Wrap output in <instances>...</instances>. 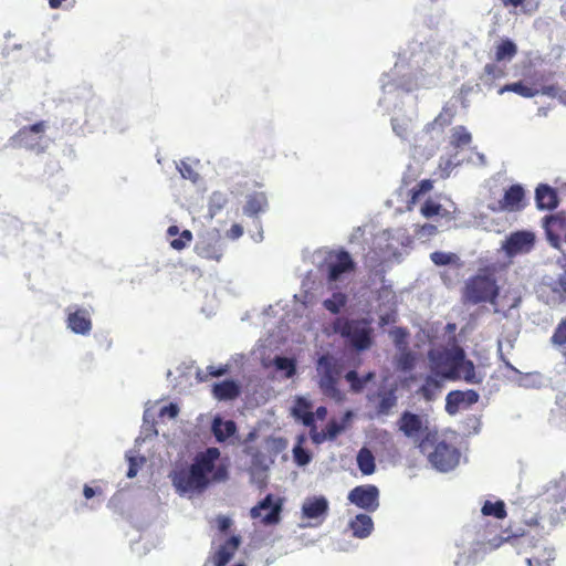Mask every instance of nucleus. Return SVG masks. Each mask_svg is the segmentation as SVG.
<instances>
[{
    "label": "nucleus",
    "mask_w": 566,
    "mask_h": 566,
    "mask_svg": "<svg viewBox=\"0 0 566 566\" xmlns=\"http://www.w3.org/2000/svg\"><path fill=\"white\" fill-rule=\"evenodd\" d=\"M348 243L354 254L368 255L369 241L365 237V228L356 227L348 238Z\"/></svg>",
    "instance_id": "nucleus-33"
},
{
    "label": "nucleus",
    "mask_w": 566,
    "mask_h": 566,
    "mask_svg": "<svg viewBox=\"0 0 566 566\" xmlns=\"http://www.w3.org/2000/svg\"><path fill=\"white\" fill-rule=\"evenodd\" d=\"M451 114H448L447 112H441L432 123L427 124L426 130L433 132L438 129L439 132H442L443 127L448 126L451 123Z\"/></svg>",
    "instance_id": "nucleus-50"
},
{
    "label": "nucleus",
    "mask_w": 566,
    "mask_h": 566,
    "mask_svg": "<svg viewBox=\"0 0 566 566\" xmlns=\"http://www.w3.org/2000/svg\"><path fill=\"white\" fill-rule=\"evenodd\" d=\"M432 188V182L429 179H423L419 184H417L410 190L411 201L416 202L421 196L427 193Z\"/></svg>",
    "instance_id": "nucleus-53"
},
{
    "label": "nucleus",
    "mask_w": 566,
    "mask_h": 566,
    "mask_svg": "<svg viewBox=\"0 0 566 566\" xmlns=\"http://www.w3.org/2000/svg\"><path fill=\"white\" fill-rule=\"evenodd\" d=\"M250 469L255 470L259 472H268L269 471V463L266 461V457L261 451L255 450L251 453V467Z\"/></svg>",
    "instance_id": "nucleus-49"
},
{
    "label": "nucleus",
    "mask_w": 566,
    "mask_h": 566,
    "mask_svg": "<svg viewBox=\"0 0 566 566\" xmlns=\"http://www.w3.org/2000/svg\"><path fill=\"white\" fill-rule=\"evenodd\" d=\"M287 446L289 441L283 437H269L265 440V448L273 455H277L286 450Z\"/></svg>",
    "instance_id": "nucleus-47"
},
{
    "label": "nucleus",
    "mask_w": 566,
    "mask_h": 566,
    "mask_svg": "<svg viewBox=\"0 0 566 566\" xmlns=\"http://www.w3.org/2000/svg\"><path fill=\"white\" fill-rule=\"evenodd\" d=\"M517 53V45L515 42L509 38L502 40L497 45L495 50V61L502 62L507 61L510 62Z\"/></svg>",
    "instance_id": "nucleus-37"
},
{
    "label": "nucleus",
    "mask_w": 566,
    "mask_h": 566,
    "mask_svg": "<svg viewBox=\"0 0 566 566\" xmlns=\"http://www.w3.org/2000/svg\"><path fill=\"white\" fill-rule=\"evenodd\" d=\"M556 557L555 548L548 546L545 541H538L532 547V554L526 558L528 566H551Z\"/></svg>",
    "instance_id": "nucleus-25"
},
{
    "label": "nucleus",
    "mask_w": 566,
    "mask_h": 566,
    "mask_svg": "<svg viewBox=\"0 0 566 566\" xmlns=\"http://www.w3.org/2000/svg\"><path fill=\"white\" fill-rule=\"evenodd\" d=\"M525 197L524 188L521 185H512L509 187L500 201L501 208L509 211H517L523 208Z\"/></svg>",
    "instance_id": "nucleus-30"
},
{
    "label": "nucleus",
    "mask_w": 566,
    "mask_h": 566,
    "mask_svg": "<svg viewBox=\"0 0 566 566\" xmlns=\"http://www.w3.org/2000/svg\"><path fill=\"white\" fill-rule=\"evenodd\" d=\"M504 70L495 63H488L484 66L480 80L483 85L491 87L495 80L504 77Z\"/></svg>",
    "instance_id": "nucleus-40"
},
{
    "label": "nucleus",
    "mask_w": 566,
    "mask_h": 566,
    "mask_svg": "<svg viewBox=\"0 0 566 566\" xmlns=\"http://www.w3.org/2000/svg\"><path fill=\"white\" fill-rule=\"evenodd\" d=\"M553 292L560 301H566V274L560 275L553 285Z\"/></svg>",
    "instance_id": "nucleus-60"
},
{
    "label": "nucleus",
    "mask_w": 566,
    "mask_h": 566,
    "mask_svg": "<svg viewBox=\"0 0 566 566\" xmlns=\"http://www.w3.org/2000/svg\"><path fill=\"white\" fill-rule=\"evenodd\" d=\"M228 203V196L222 191H213L209 197L208 211L210 218L218 214Z\"/></svg>",
    "instance_id": "nucleus-42"
},
{
    "label": "nucleus",
    "mask_w": 566,
    "mask_h": 566,
    "mask_svg": "<svg viewBox=\"0 0 566 566\" xmlns=\"http://www.w3.org/2000/svg\"><path fill=\"white\" fill-rule=\"evenodd\" d=\"M479 394L473 389L452 390L446 397V411L450 416L459 412L461 407H469L479 401Z\"/></svg>",
    "instance_id": "nucleus-23"
},
{
    "label": "nucleus",
    "mask_w": 566,
    "mask_h": 566,
    "mask_svg": "<svg viewBox=\"0 0 566 566\" xmlns=\"http://www.w3.org/2000/svg\"><path fill=\"white\" fill-rule=\"evenodd\" d=\"M324 430L327 434V439L332 441L345 430V424L335 419H332L328 421Z\"/></svg>",
    "instance_id": "nucleus-55"
},
{
    "label": "nucleus",
    "mask_w": 566,
    "mask_h": 566,
    "mask_svg": "<svg viewBox=\"0 0 566 566\" xmlns=\"http://www.w3.org/2000/svg\"><path fill=\"white\" fill-rule=\"evenodd\" d=\"M241 394V385L239 381L228 378L216 382L212 386V395L220 401H228L238 398Z\"/></svg>",
    "instance_id": "nucleus-27"
},
{
    "label": "nucleus",
    "mask_w": 566,
    "mask_h": 566,
    "mask_svg": "<svg viewBox=\"0 0 566 566\" xmlns=\"http://www.w3.org/2000/svg\"><path fill=\"white\" fill-rule=\"evenodd\" d=\"M210 431L219 443L234 444L238 439L237 423L231 419H224L217 413L211 419Z\"/></svg>",
    "instance_id": "nucleus-22"
},
{
    "label": "nucleus",
    "mask_w": 566,
    "mask_h": 566,
    "mask_svg": "<svg viewBox=\"0 0 566 566\" xmlns=\"http://www.w3.org/2000/svg\"><path fill=\"white\" fill-rule=\"evenodd\" d=\"M380 491L374 484H361L353 488L347 495L349 503L367 513H374L380 505Z\"/></svg>",
    "instance_id": "nucleus-17"
},
{
    "label": "nucleus",
    "mask_w": 566,
    "mask_h": 566,
    "mask_svg": "<svg viewBox=\"0 0 566 566\" xmlns=\"http://www.w3.org/2000/svg\"><path fill=\"white\" fill-rule=\"evenodd\" d=\"M241 544V537L238 535L230 536L223 545H221L212 556L213 566H226L233 557L235 551Z\"/></svg>",
    "instance_id": "nucleus-29"
},
{
    "label": "nucleus",
    "mask_w": 566,
    "mask_h": 566,
    "mask_svg": "<svg viewBox=\"0 0 566 566\" xmlns=\"http://www.w3.org/2000/svg\"><path fill=\"white\" fill-rule=\"evenodd\" d=\"M366 399L374 410L369 418L385 422L398 406L397 386L381 387L375 392L367 394Z\"/></svg>",
    "instance_id": "nucleus-13"
},
{
    "label": "nucleus",
    "mask_w": 566,
    "mask_h": 566,
    "mask_svg": "<svg viewBox=\"0 0 566 566\" xmlns=\"http://www.w3.org/2000/svg\"><path fill=\"white\" fill-rule=\"evenodd\" d=\"M179 415V406L176 402H169L168 405L164 406L159 410L160 417H167L169 419H175Z\"/></svg>",
    "instance_id": "nucleus-62"
},
{
    "label": "nucleus",
    "mask_w": 566,
    "mask_h": 566,
    "mask_svg": "<svg viewBox=\"0 0 566 566\" xmlns=\"http://www.w3.org/2000/svg\"><path fill=\"white\" fill-rule=\"evenodd\" d=\"M329 510L328 500L324 495H315L305 499L302 505V516L315 523H308L307 526H317L324 522Z\"/></svg>",
    "instance_id": "nucleus-21"
},
{
    "label": "nucleus",
    "mask_w": 566,
    "mask_h": 566,
    "mask_svg": "<svg viewBox=\"0 0 566 566\" xmlns=\"http://www.w3.org/2000/svg\"><path fill=\"white\" fill-rule=\"evenodd\" d=\"M499 293L500 290L494 276L488 273H480L465 281L463 300L465 303L473 305L486 302L494 304Z\"/></svg>",
    "instance_id": "nucleus-10"
},
{
    "label": "nucleus",
    "mask_w": 566,
    "mask_h": 566,
    "mask_svg": "<svg viewBox=\"0 0 566 566\" xmlns=\"http://www.w3.org/2000/svg\"><path fill=\"white\" fill-rule=\"evenodd\" d=\"M397 427L405 437L420 442L427 434H432L428 429V420L426 417L415 413L410 410L401 412L397 420Z\"/></svg>",
    "instance_id": "nucleus-16"
},
{
    "label": "nucleus",
    "mask_w": 566,
    "mask_h": 566,
    "mask_svg": "<svg viewBox=\"0 0 566 566\" xmlns=\"http://www.w3.org/2000/svg\"><path fill=\"white\" fill-rule=\"evenodd\" d=\"M126 458L128 461V470L126 472V476L128 479H133L137 475L140 467L145 462V458L144 457H134V455H128V454L126 455Z\"/></svg>",
    "instance_id": "nucleus-54"
},
{
    "label": "nucleus",
    "mask_w": 566,
    "mask_h": 566,
    "mask_svg": "<svg viewBox=\"0 0 566 566\" xmlns=\"http://www.w3.org/2000/svg\"><path fill=\"white\" fill-rule=\"evenodd\" d=\"M464 161H472L473 163V159L472 158H457V156H442L440 158V168L442 170V176L443 177H449L450 176V172L453 168L460 166L462 163Z\"/></svg>",
    "instance_id": "nucleus-45"
},
{
    "label": "nucleus",
    "mask_w": 566,
    "mask_h": 566,
    "mask_svg": "<svg viewBox=\"0 0 566 566\" xmlns=\"http://www.w3.org/2000/svg\"><path fill=\"white\" fill-rule=\"evenodd\" d=\"M192 240V233L189 230H184L178 238L170 241V247L175 250L185 249Z\"/></svg>",
    "instance_id": "nucleus-57"
},
{
    "label": "nucleus",
    "mask_w": 566,
    "mask_h": 566,
    "mask_svg": "<svg viewBox=\"0 0 566 566\" xmlns=\"http://www.w3.org/2000/svg\"><path fill=\"white\" fill-rule=\"evenodd\" d=\"M66 328L80 336H88L93 329L92 316L94 308L92 306H83L71 304L65 308Z\"/></svg>",
    "instance_id": "nucleus-15"
},
{
    "label": "nucleus",
    "mask_w": 566,
    "mask_h": 566,
    "mask_svg": "<svg viewBox=\"0 0 566 566\" xmlns=\"http://www.w3.org/2000/svg\"><path fill=\"white\" fill-rule=\"evenodd\" d=\"M290 411L295 421L305 427L314 426L315 416L313 413V403L307 397L296 396Z\"/></svg>",
    "instance_id": "nucleus-24"
},
{
    "label": "nucleus",
    "mask_w": 566,
    "mask_h": 566,
    "mask_svg": "<svg viewBox=\"0 0 566 566\" xmlns=\"http://www.w3.org/2000/svg\"><path fill=\"white\" fill-rule=\"evenodd\" d=\"M48 129L49 123L46 120L23 126L9 138L6 147H21L38 155L43 154L53 143V138L46 135Z\"/></svg>",
    "instance_id": "nucleus-9"
},
{
    "label": "nucleus",
    "mask_w": 566,
    "mask_h": 566,
    "mask_svg": "<svg viewBox=\"0 0 566 566\" xmlns=\"http://www.w3.org/2000/svg\"><path fill=\"white\" fill-rule=\"evenodd\" d=\"M430 260L437 266H447L457 264L459 256L452 252L434 251L430 254Z\"/></svg>",
    "instance_id": "nucleus-46"
},
{
    "label": "nucleus",
    "mask_w": 566,
    "mask_h": 566,
    "mask_svg": "<svg viewBox=\"0 0 566 566\" xmlns=\"http://www.w3.org/2000/svg\"><path fill=\"white\" fill-rule=\"evenodd\" d=\"M518 385L521 387L531 388L539 386V375L538 374H526L521 376L518 380Z\"/></svg>",
    "instance_id": "nucleus-61"
},
{
    "label": "nucleus",
    "mask_w": 566,
    "mask_h": 566,
    "mask_svg": "<svg viewBox=\"0 0 566 566\" xmlns=\"http://www.w3.org/2000/svg\"><path fill=\"white\" fill-rule=\"evenodd\" d=\"M176 168L184 179H188L193 184H196L199 179V174L195 171L193 168L185 160L176 163Z\"/></svg>",
    "instance_id": "nucleus-52"
},
{
    "label": "nucleus",
    "mask_w": 566,
    "mask_h": 566,
    "mask_svg": "<svg viewBox=\"0 0 566 566\" xmlns=\"http://www.w3.org/2000/svg\"><path fill=\"white\" fill-rule=\"evenodd\" d=\"M328 331L340 335L346 344L356 352H364L373 345L374 329L370 322L366 318L347 319L336 317L328 326Z\"/></svg>",
    "instance_id": "nucleus-7"
},
{
    "label": "nucleus",
    "mask_w": 566,
    "mask_h": 566,
    "mask_svg": "<svg viewBox=\"0 0 566 566\" xmlns=\"http://www.w3.org/2000/svg\"><path fill=\"white\" fill-rule=\"evenodd\" d=\"M442 359L447 364V368L450 369L454 376V380L463 377L468 384H480L482 377H479L475 373V366L472 360L467 359L465 353L462 348L455 347L440 353Z\"/></svg>",
    "instance_id": "nucleus-12"
},
{
    "label": "nucleus",
    "mask_w": 566,
    "mask_h": 566,
    "mask_svg": "<svg viewBox=\"0 0 566 566\" xmlns=\"http://www.w3.org/2000/svg\"><path fill=\"white\" fill-rule=\"evenodd\" d=\"M343 373V363L331 354H323L316 360L317 386L325 397L335 402L345 400V394L339 389Z\"/></svg>",
    "instance_id": "nucleus-5"
},
{
    "label": "nucleus",
    "mask_w": 566,
    "mask_h": 566,
    "mask_svg": "<svg viewBox=\"0 0 566 566\" xmlns=\"http://www.w3.org/2000/svg\"><path fill=\"white\" fill-rule=\"evenodd\" d=\"M392 340L398 349L407 347L408 332L402 327H397L391 332Z\"/></svg>",
    "instance_id": "nucleus-59"
},
{
    "label": "nucleus",
    "mask_w": 566,
    "mask_h": 566,
    "mask_svg": "<svg viewBox=\"0 0 566 566\" xmlns=\"http://www.w3.org/2000/svg\"><path fill=\"white\" fill-rule=\"evenodd\" d=\"M543 227L545 229L546 239L553 248L558 249L560 245L559 232L564 231V220L555 214L545 216L543 218Z\"/></svg>",
    "instance_id": "nucleus-28"
},
{
    "label": "nucleus",
    "mask_w": 566,
    "mask_h": 566,
    "mask_svg": "<svg viewBox=\"0 0 566 566\" xmlns=\"http://www.w3.org/2000/svg\"><path fill=\"white\" fill-rule=\"evenodd\" d=\"M430 373L426 377L423 385L419 388L420 394L427 401L436 399L437 395L442 390L447 380H454L453 374L447 368L446 361L440 353H429Z\"/></svg>",
    "instance_id": "nucleus-11"
},
{
    "label": "nucleus",
    "mask_w": 566,
    "mask_h": 566,
    "mask_svg": "<svg viewBox=\"0 0 566 566\" xmlns=\"http://www.w3.org/2000/svg\"><path fill=\"white\" fill-rule=\"evenodd\" d=\"M438 233V226L432 223H424L422 226H416L415 235L422 241L430 239Z\"/></svg>",
    "instance_id": "nucleus-51"
},
{
    "label": "nucleus",
    "mask_w": 566,
    "mask_h": 566,
    "mask_svg": "<svg viewBox=\"0 0 566 566\" xmlns=\"http://www.w3.org/2000/svg\"><path fill=\"white\" fill-rule=\"evenodd\" d=\"M535 202L538 210H554L559 202L558 195L552 186L539 184L535 189Z\"/></svg>",
    "instance_id": "nucleus-26"
},
{
    "label": "nucleus",
    "mask_w": 566,
    "mask_h": 566,
    "mask_svg": "<svg viewBox=\"0 0 566 566\" xmlns=\"http://www.w3.org/2000/svg\"><path fill=\"white\" fill-rule=\"evenodd\" d=\"M400 354L397 358V366L399 369L403 371H409L415 367L416 359L411 350H409L407 347H403V349H399Z\"/></svg>",
    "instance_id": "nucleus-48"
},
{
    "label": "nucleus",
    "mask_w": 566,
    "mask_h": 566,
    "mask_svg": "<svg viewBox=\"0 0 566 566\" xmlns=\"http://www.w3.org/2000/svg\"><path fill=\"white\" fill-rule=\"evenodd\" d=\"M420 212L424 218H432L434 216H440L448 220L453 219V217L451 216V213L449 211L443 210L440 203H438L431 199H428L422 203V206L420 208Z\"/></svg>",
    "instance_id": "nucleus-38"
},
{
    "label": "nucleus",
    "mask_w": 566,
    "mask_h": 566,
    "mask_svg": "<svg viewBox=\"0 0 566 566\" xmlns=\"http://www.w3.org/2000/svg\"><path fill=\"white\" fill-rule=\"evenodd\" d=\"M355 270L356 262L352 253L344 248L328 251L321 268L331 290H338L347 284Z\"/></svg>",
    "instance_id": "nucleus-6"
},
{
    "label": "nucleus",
    "mask_w": 566,
    "mask_h": 566,
    "mask_svg": "<svg viewBox=\"0 0 566 566\" xmlns=\"http://www.w3.org/2000/svg\"><path fill=\"white\" fill-rule=\"evenodd\" d=\"M306 441L307 437L304 433L298 434L292 449L293 461L300 468L306 467L313 459L312 452L304 448Z\"/></svg>",
    "instance_id": "nucleus-32"
},
{
    "label": "nucleus",
    "mask_w": 566,
    "mask_h": 566,
    "mask_svg": "<svg viewBox=\"0 0 566 566\" xmlns=\"http://www.w3.org/2000/svg\"><path fill=\"white\" fill-rule=\"evenodd\" d=\"M348 296L342 291H334L332 295L323 301V307L334 315L343 313L347 307Z\"/></svg>",
    "instance_id": "nucleus-34"
},
{
    "label": "nucleus",
    "mask_w": 566,
    "mask_h": 566,
    "mask_svg": "<svg viewBox=\"0 0 566 566\" xmlns=\"http://www.w3.org/2000/svg\"><path fill=\"white\" fill-rule=\"evenodd\" d=\"M485 516L505 517V503L502 500L485 501L481 509V516L461 530L455 539L458 553L453 566H476L488 553L496 549L511 537V535L506 537L499 536L496 527L488 524Z\"/></svg>",
    "instance_id": "nucleus-1"
},
{
    "label": "nucleus",
    "mask_w": 566,
    "mask_h": 566,
    "mask_svg": "<svg viewBox=\"0 0 566 566\" xmlns=\"http://www.w3.org/2000/svg\"><path fill=\"white\" fill-rule=\"evenodd\" d=\"M382 242H386L387 251L392 254V258L398 260L401 256L400 248H408L411 244L412 239L405 229L398 228L394 230H385L375 235L376 244L381 248Z\"/></svg>",
    "instance_id": "nucleus-20"
},
{
    "label": "nucleus",
    "mask_w": 566,
    "mask_h": 566,
    "mask_svg": "<svg viewBox=\"0 0 566 566\" xmlns=\"http://www.w3.org/2000/svg\"><path fill=\"white\" fill-rule=\"evenodd\" d=\"M344 379L349 384L350 391L360 394L367 386L363 376L357 370L350 369L344 374Z\"/></svg>",
    "instance_id": "nucleus-44"
},
{
    "label": "nucleus",
    "mask_w": 566,
    "mask_h": 566,
    "mask_svg": "<svg viewBox=\"0 0 566 566\" xmlns=\"http://www.w3.org/2000/svg\"><path fill=\"white\" fill-rule=\"evenodd\" d=\"M282 503L272 494H268L250 511L252 518H260L261 523L271 526L281 521Z\"/></svg>",
    "instance_id": "nucleus-19"
},
{
    "label": "nucleus",
    "mask_w": 566,
    "mask_h": 566,
    "mask_svg": "<svg viewBox=\"0 0 566 566\" xmlns=\"http://www.w3.org/2000/svg\"><path fill=\"white\" fill-rule=\"evenodd\" d=\"M306 427L311 429L310 437H311L313 443L321 444L324 441L328 440L325 430L323 429L322 431H317V427L315 423H314V426H306Z\"/></svg>",
    "instance_id": "nucleus-63"
},
{
    "label": "nucleus",
    "mask_w": 566,
    "mask_h": 566,
    "mask_svg": "<svg viewBox=\"0 0 566 566\" xmlns=\"http://www.w3.org/2000/svg\"><path fill=\"white\" fill-rule=\"evenodd\" d=\"M371 244L373 245L371 247L369 245V251L367 253L368 255L370 253H374V256H371V259L377 258L381 261H387L392 258V254L387 251L386 242H382V245L380 248L378 244L375 243V238H374Z\"/></svg>",
    "instance_id": "nucleus-56"
},
{
    "label": "nucleus",
    "mask_w": 566,
    "mask_h": 566,
    "mask_svg": "<svg viewBox=\"0 0 566 566\" xmlns=\"http://www.w3.org/2000/svg\"><path fill=\"white\" fill-rule=\"evenodd\" d=\"M391 126H392V130L394 133L405 139L407 137V124L406 123H399L397 118L392 117L391 118Z\"/></svg>",
    "instance_id": "nucleus-64"
},
{
    "label": "nucleus",
    "mask_w": 566,
    "mask_h": 566,
    "mask_svg": "<svg viewBox=\"0 0 566 566\" xmlns=\"http://www.w3.org/2000/svg\"><path fill=\"white\" fill-rule=\"evenodd\" d=\"M505 8H521L525 14L534 13L539 6V0H500Z\"/></svg>",
    "instance_id": "nucleus-43"
},
{
    "label": "nucleus",
    "mask_w": 566,
    "mask_h": 566,
    "mask_svg": "<svg viewBox=\"0 0 566 566\" xmlns=\"http://www.w3.org/2000/svg\"><path fill=\"white\" fill-rule=\"evenodd\" d=\"M357 467L364 475H370L376 471V461L373 452L364 447L356 457Z\"/></svg>",
    "instance_id": "nucleus-36"
},
{
    "label": "nucleus",
    "mask_w": 566,
    "mask_h": 566,
    "mask_svg": "<svg viewBox=\"0 0 566 566\" xmlns=\"http://www.w3.org/2000/svg\"><path fill=\"white\" fill-rule=\"evenodd\" d=\"M505 92H513L523 97H534L538 94V91L525 85L522 81L506 84L499 90V94L502 95Z\"/></svg>",
    "instance_id": "nucleus-41"
},
{
    "label": "nucleus",
    "mask_w": 566,
    "mask_h": 566,
    "mask_svg": "<svg viewBox=\"0 0 566 566\" xmlns=\"http://www.w3.org/2000/svg\"><path fill=\"white\" fill-rule=\"evenodd\" d=\"M536 237L532 231L517 230L511 232L502 241L501 249L507 258H514L517 254H526L535 245Z\"/></svg>",
    "instance_id": "nucleus-18"
},
{
    "label": "nucleus",
    "mask_w": 566,
    "mask_h": 566,
    "mask_svg": "<svg viewBox=\"0 0 566 566\" xmlns=\"http://www.w3.org/2000/svg\"><path fill=\"white\" fill-rule=\"evenodd\" d=\"M513 514L521 516L526 525H537L548 521L554 525L566 513V475L549 481L536 499H518L512 502Z\"/></svg>",
    "instance_id": "nucleus-4"
},
{
    "label": "nucleus",
    "mask_w": 566,
    "mask_h": 566,
    "mask_svg": "<svg viewBox=\"0 0 566 566\" xmlns=\"http://www.w3.org/2000/svg\"><path fill=\"white\" fill-rule=\"evenodd\" d=\"M272 366L285 379H290L296 374V360L291 357L275 356L272 360Z\"/></svg>",
    "instance_id": "nucleus-35"
},
{
    "label": "nucleus",
    "mask_w": 566,
    "mask_h": 566,
    "mask_svg": "<svg viewBox=\"0 0 566 566\" xmlns=\"http://www.w3.org/2000/svg\"><path fill=\"white\" fill-rule=\"evenodd\" d=\"M220 450L209 447L197 453L193 461L169 474L176 492L181 495L200 494L208 489L211 482H223L229 472L226 464H218Z\"/></svg>",
    "instance_id": "nucleus-3"
},
{
    "label": "nucleus",
    "mask_w": 566,
    "mask_h": 566,
    "mask_svg": "<svg viewBox=\"0 0 566 566\" xmlns=\"http://www.w3.org/2000/svg\"><path fill=\"white\" fill-rule=\"evenodd\" d=\"M429 463L439 472L453 470L460 461V451L444 440L438 441L436 434H427L418 444Z\"/></svg>",
    "instance_id": "nucleus-8"
},
{
    "label": "nucleus",
    "mask_w": 566,
    "mask_h": 566,
    "mask_svg": "<svg viewBox=\"0 0 566 566\" xmlns=\"http://www.w3.org/2000/svg\"><path fill=\"white\" fill-rule=\"evenodd\" d=\"M472 135L464 126H457L452 129L450 145L453 149H462L470 145Z\"/></svg>",
    "instance_id": "nucleus-39"
},
{
    "label": "nucleus",
    "mask_w": 566,
    "mask_h": 566,
    "mask_svg": "<svg viewBox=\"0 0 566 566\" xmlns=\"http://www.w3.org/2000/svg\"><path fill=\"white\" fill-rule=\"evenodd\" d=\"M349 528L355 537L366 538L374 530V521L368 514L359 513L350 520Z\"/></svg>",
    "instance_id": "nucleus-31"
},
{
    "label": "nucleus",
    "mask_w": 566,
    "mask_h": 566,
    "mask_svg": "<svg viewBox=\"0 0 566 566\" xmlns=\"http://www.w3.org/2000/svg\"><path fill=\"white\" fill-rule=\"evenodd\" d=\"M270 208L269 199L263 191H253L245 196L244 203L242 206L243 216L251 218L256 232L252 233L251 237L255 242L263 240V230L261 223V216L268 212Z\"/></svg>",
    "instance_id": "nucleus-14"
},
{
    "label": "nucleus",
    "mask_w": 566,
    "mask_h": 566,
    "mask_svg": "<svg viewBox=\"0 0 566 566\" xmlns=\"http://www.w3.org/2000/svg\"><path fill=\"white\" fill-rule=\"evenodd\" d=\"M552 343L559 346L566 344V318H563L556 326L552 336Z\"/></svg>",
    "instance_id": "nucleus-58"
},
{
    "label": "nucleus",
    "mask_w": 566,
    "mask_h": 566,
    "mask_svg": "<svg viewBox=\"0 0 566 566\" xmlns=\"http://www.w3.org/2000/svg\"><path fill=\"white\" fill-rule=\"evenodd\" d=\"M427 63V53L422 42L412 41L399 54L397 62L389 73L381 80L382 96L378 105L385 112L398 107V98L402 93H410L424 85L421 82L423 66Z\"/></svg>",
    "instance_id": "nucleus-2"
}]
</instances>
